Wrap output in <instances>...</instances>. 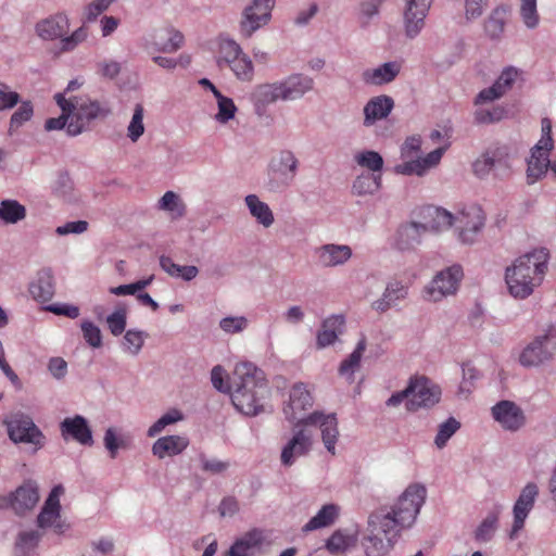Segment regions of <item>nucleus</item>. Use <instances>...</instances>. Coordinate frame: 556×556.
<instances>
[{
  "label": "nucleus",
  "mask_w": 556,
  "mask_h": 556,
  "mask_svg": "<svg viewBox=\"0 0 556 556\" xmlns=\"http://www.w3.org/2000/svg\"><path fill=\"white\" fill-rule=\"evenodd\" d=\"M426 488L421 484H410L390 508L380 507L372 511L367 521V532L383 534L384 538L396 542L402 529L409 528L415 522L426 500Z\"/></svg>",
  "instance_id": "f257e3e1"
},
{
  "label": "nucleus",
  "mask_w": 556,
  "mask_h": 556,
  "mask_svg": "<svg viewBox=\"0 0 556 556\" xmlns=\"http://www.w3.org/2000/svg\"><path fill=\"white\" fill-rule=\"evenodd\" d=\"M313 397L303 383H296L290 391L288 404L283 407L286 419L295 422V426L318 427L321 431V439L326 450L334 454L336 443L339 437L338 420L334 413L324 414L313 412L304 416V412L312 407Z\"/></svg>",
  "instance_id": "f03ea898"
},
{
  "label": "nucleus",
  "mask_w": 556,
  "mask_h": 556,
  "mask_svg": "<svg viewBox=\"0 0 556 556\" xmlns=\"http://www.w3.org/2000/svg\"><path fill=\"white\" fill-rule=\"evenodd\" d=\"M270 388L265 372L254 364L245 361V397L249 396L245 416L270 414L273 407L268 404Z\"/></svg>",
  "instance_id": "7ed1b4c3"
},
{
  "label": "nucleus",
  "mask_w": 556,
  "mask_h": 556,
  "mask_svg": "<svg viewBox=\"0 0 556 556\" xmlns=\"http://www.w3.org/2000/svg\"><path fill=\"white\" fill-rule=\"evenodd\" d=\"M509 159L507 146L490 148L472 163V173L484 179L493 170L496 178L504 179L510 175Z\"/></svg>",
  "instance_id": "20e7f679"
},
{
  "label": "nucleus",
  "mask_w": 556,
  "mask_h": 556,
  "mask_svg": "<svg viewBox=\"0 0 556 556\" xmlns=\"http://www.w3.org/2000/svg\"><path fill=\"white\" fill-rule=\"evenodd\" d=\"M299 161L290 150H280L275 154L267 167L270 189L288 188L294 180Z\"/></svg>",
  "instance_id": "39448f33"
},
{
  "label": "nucleus",
  "mask_w": 556,
  "mask_h": 556,
  "mask_svg": "<svg viewBox=\"0 0 556 556\" xmlns=\"http://www.w3.org/2000/svg\"><path fill=\"white\" fill-rule=\"evenodd\" d=\"M556 353V332L552 329L536 336L528 343L519 355L521 366L538 367L553 358Z\"/></svg>",
  "instance_id": "423d86ee"
},
{
  "label": "nucleus",
  "mask_w": 556,
  "mask_h": 556,
  "mask_svg": "<svg viewBox=\"0 0 556 556\" xmlns=\"http://www.w3.org/2000/svg\"><path fill=\"white\" fill-rule=\"evenodd\" d=\"M463 276V268L457 264L439 271L425 287L424 299L429 302H439L447 295L454 294Z\"/></svg>",
  "instance_id": "0eeeda50"
},
{
  "label": "nucleus",
  "mask_w": 556,
  "mask_h": 556,
  "mask_svg": "<svg viewBox=\"0 0 556 556\" xmlns=\"http://www.w3.org/2000/svg\"><path fill=\"white\" fill-rule=\"evenodd\" d=\"M548 251L545 248L534 249L531 252H528L521 256H519L510 267L506 268V275H513V277L517 278H530L536 277V275L542 276L547 270V262H548Z\"/></svg>",
  "instance_id": "6e6552de"
},
{
  "label": "nucleus",
  "mask_w": 556,
  "mask_h": 556,
  "mask_svg": "<svg viewBox=\"0 0 556 556\" xmlns=\"http://www.w3.org/2000/svg\"><path fill=\"white\" fill-rule=\"evenodd\" d=\"M485 215L478 205H470L459 211L453 216V225L458 232V238L463 243L471 244L477 235L484 227Z\"/></svg>",
  "instance_id": "1a4fd4ad"
},
{
  "label": "nucleus",
  "mask_w": 556,
  "mask_h": 556,
  "mask_svg": "<svg viewBox=\"0 0 556 556\" xmlns=\"http://www.w3.org/2000/svg\"><path fill=\"white\" fill-rule=\"evenodd\" d=\"M9 437L14 442L29 443L36 446L43 444V434L29 416L14 414L5 421Z\"/></svg>",
  "instance_id": "9d476101"
},
{
  "label": "nucleus",
  "mask_w": 556,
  "mask_h": 556,
  "mask_svg": "<svg viewBox=\"0 0 556 556\" xmlns=\"http://www.w3.org/2000/svg\"><path fill=\"white\" fill-rule=\"evenodd\" d=\"M407 386L413 388L409 401L407 402L408 410H417L421 407L429 408L439 403L441 389L427 377L410 378Z\"/></svg>",
  "instance_id": "9b49d317"
},
{
  "label": "nucleus",
  "mask_w": 556,
  "mask_h": 556,
  "mask_svg": "<svg viewBox=\"0 0 556 556\" xmlns=\"http://www.w3.org/2000/svg\"><path fill=\"white\" fill-rule=\"evenodd\" d=\"M250 99L253 105V112L258 118L261 125L269 126L274 121L269 105L280 100L276 83L258 85L252 91Z\"/></svg>",
  "instance_id": "f8f14e48"
},
{
  "label": "nucleus",
  "mask_w": 556,
  "mask_h": 556,
  "mask_svg": "<svg viewBox=\"0 0 556 556\" xmlns=\"http://www.w3.org/2000/svg\"><path fill=\"white\" fill-rule=\"evenodd\" d=\"M76 112L73 114L67 125V134L77 136L81 134L89 123L98 117H104L110 113L108 108H103L98 101H84L74 104Z\"/></svg>",
  "instance_id": "ddd939ff"
},
{
  "label": "nucleus",
  "mask_w": 556,
  "mask_h": 556,
  "mask_svg": "<svg viewBox=\"0 0 556 556\" xmlns=\"http://www.w3.org/2000/svg\"><path fill=\"white\" fill-rule=\"evenodd\" d=\"M64 492L62 485H55L50 492L38 518L40 528L52 527L58 534L64 533L68 526L61 520L60 516V495Z\"/></svg>",
  "instance_id": "4468645a"
},
{
  "label": "nucleus",
  "mask_w": 556,
  "mask_h": 556,
  "mask_svg": "<svg viewBox=\"0 0 556 556\" xmlns=\"http://www.w3.org/2000/svg\"><path fill=\"white\" fill-rule=\"evenodd\" d=\"M538 495L539 488L534 482L527 483L521 490L513 508L514 523L509 533L511 540H514L523 528L525 520L533 508Z\"/></svg>",
  "instance_id": "2eb2a0df"
},
{
  "label": "nucleus",
  "mask_w": 556,
  "mask_h": 556,
  "mask_svg": "<svg viewBox=\"0 0 556 556\" xmlns=\"http://www.w3.org/2000/svg\"><path fill=\"white\" fill-rule=\"evenodd\" d=\"M491 412L494 420L505 430L515 432L526 425L525 412L513 401L502 400L491 408Z\"/></svg>",
  "instance_id": "dca6fc26"
},
{
  "label": "nucleus",
  "mask_w": 556,
  "mask_h": 556,
  "mask_svg": "<svg viewBox=\"0 0 556 556\" xmlns=\"http://www.w3.org/2000/svg\"><path fill=\"white\" fill-rule=\"evenodd\" d=\"M313 445V431L303 427L294 431L293 437L285 445L281 452V463L291 466L298 457L308 454Z\"/></svg>",
  "instance_id": "f3484780"
},
{
  "label": "nucleus",
  "mask_w": 556,
  "mask_h": 556,
  "mask_svg": "<svg viewBox=\"0 0 556 556\" xmlns=\"http://www.w3.org/2000/svg\"><path fill=\"white\" fill-rule=\"evenodd\" d=\"M274 7L275 0H252L251 4L245 7V36H251L268 24Z\"/></svg>",
  "instance_id": "a211bd4d"
},
{
  "label": "nucleus",
  "mask_w": 556,
  "mask_h": 556,
  "mask_svg": "<svg viewBox=\"0 0 556 556\" xmlns=\"http://www.w3.org/2000/svg\"><path fill=\"white\" fill-rule=\"evenodd\" d=\"M431 2L432 0H406L404 25L407 37L415 38L420 33Z\"/></svg>",
  "instance_id": "6ab92c4d"
},
{
  "label": "nucleus",
  "mask_w": 556,
  "mask_h": 556,
  "mask_svg": "<svg viewBox=\"0 0 556 556\" xmlns=\"http://www.w3.org/2000/svg\"><path fill=\"white\" fill-rule=\"evenodd\" d=\"M280 100L294 101L301 99L314 88V79L304 74H292L286 79L276 83Z\"/></svg>",
  "instance_id": "aec40b11"
},
{
  "label": "nucleus",
  "mask_w": 556,
  "mask_h": 556,
  "mask_svg": "<svg viewBox=\"0 0 556 556\" xmlns=\"http://www.w3.org/2000/svg\"><path fill=\"white\" fill-rule=\"evenodd\" d=\"M419 216L421 220L418 223L426 233H439L453 226V215L441 207L433 205L425 206L420 210Z\"/></svg>",
  "instance_id": "412c9836"
},
{
  "label": "nucleus",
  "mask_w": 556,
  "mask_h": 556,
  "mask_svg": "<svg viewBox=\"0 0 556 556\" xmlns=\"http://www.w3.org/2000/svg\"><path fill=\"white\" fill-rule=\"evenodd\" d=\"M211 380L215 389L223 393H227L231 397V402L233 406L242 412L243 408L240 403L239 393L243 388V377L239 376L238 378L230 379L228 375L225 374V370L222 366L217 365L212 369Z\"/></svg>",
  "instance_id": "4be33fe9"
},
{
  "label": "nucleus",
  "mask_w": 556,
  "mask_h": 556,
  "mask_svg": "<svg viewBox=\"0 0 556 556\" xmlns=\"http://www.w3.org/2000/svg\"><path fill=\"white\" fill-rule=\"evenodd\" d=\"M424 235L426 232L418 222L401 224L394 235L393 247L401 252L414 251L421 243Z\"/></svg>",
  "instance_id": "5701e85b"
},
{
  "label": "nucleus",
  "mask_w": 556,
  "mask_h": 556,
  "mask_svg": "<svg viewBox=\"0 0 556 556\" xmlns=\"http://www.w3.org/2000/svg\"><path fill=\"white\" fill-rule=\"evenodd\" d=\"M408 295V287L400 280H391L387 283L386 289L378 300L371 303V308L378 313H386L391 307L397 305Z\"/></svg>",
  "instance_id": "b1692460"
},
{
  "label": "nucleus",
  "mask_w": 556,
  "mask_h": 556,
  "mask_svg": "<svg viewBox=\"0 0 556 556\" xmlns=\"http://www.w3.org/2000/svg\"><path fill=\"white\" fill-rule=\"evenodd\" d=\"M70 28L68 17L64 13H56L36 24V33L43 40L62 38Z\"/></svg>",
  "instance_id": "393cba45"
},
{
  "label": "nucleus",
  "mask_w": 556,
  "mask_h": 556,
  "mask_svg": "<svg viewBox=\"0 0 556 556\" xmlns=\"http://www.w3.org/2000/svg\"><path fill=\"white\" fill-rule=\"evenodd\" d=\"M394 108V100L387 94L371 98L364 106V126H372L377 121L388 117Z\"/></svg>",
  "instance_id": "a878e982"
},
{
  "label": "nucleus",
  "mask_w": 556,
  "mask_h": 556,
  "mask_svg": "<svg viewBox=\"0 0 556 556\" xmlns=\"http://www.w3.org/2000/svg\"><path fill=\"white\" fill-rule=\"evenodd\" d=\"M61 433L64 439L71 437L75 441L84 445L92 444V433L87 420L79 415L73 418H65L61 422Z\"/></svg>",
  "instance_id": "bb28decb"
},
{
  "label": "nucleus",
  "mask_w": 556,
  "mask_h": 556,
  "mask_svg": "<svg viewBox=\"0 0 556 556\" xmlns=\"http://www.w3.org/2000/svg\"><path fill=\"white\" fill-rule=\"evenodd\" d=\"M316 253L325 267L343 265L352 257V249L345 244H324L317 249Z\"/></svg>",
  "instance_id": "cd10ccee"
},
{
  "label": "nucleus",
  "mask_w": 556,
  "mask_h": 556,
  "mask_svg": "<svg viewBox=\"0 0 556 556\" xmlns=\"http://www.w3.org/2000/svg\"><path fill=\"white\" fill-rule=\"evenodd\" d=\"M152 46L159 52L174 53L179 50L185 41L184 35L173 27H166L154 33Z\"/></svg>",
  "instance_id": "c85d7f7f"
},
{
  "label": "nucleus",
  "mask_w": 556,
  "mask_h": 556,
  "mask_svg": "<svg viewBox=\"0 0 556 556\" xmlns=\"http://www.w3.org/2000/svg\"><path fill=\"white\" fill-rule=\"evenodd\" d=\"M401 65L397 62H386L376 68L364 71L362 77L368 85L381 86L393 81L400 74Z\"/></svg>",
  "instance_id": "c756f323"
},
{
  "label": "nucleus",
  "mask_w": 556,
  "mask_h": 556,
  "mask_svg": "<svg viewBox=\"0 0 556 556\" xmlns=\"http://www.w3.org/2000/svg\"><path fill=\"white\" fill-rule=\"evenodd\" d=\"M39 501L37 486L31 483H25L16 489L11 497V506L16 514L22 515L33 509Z\"/></svg>",
  "instance_id": "7c9ffc66"
},
{
  "label": "nucleus",
  "mask_w": 556,
  "mask_h": 556,
  "mask_svg": "<svg viewBox=\"0 0 556 556\" xmlns=\"http://www.w3.org/2000/svg\"><path fill=\"white\" fill-rule=\"evenodd\" d=\"M189 445V440L181 435H167L157 439L152 446V453L159 458L176 456Z\"/></svg>",
  "instance_id": "2f4dec72"
},
{
  "label": "nucleus",
  "mask_w": 556,
  "mask_h": 556,
  "mask_svg": "<svg viewBox=\"0 0 556 556\" xmlns=\"http://www.w3.org/2000/svg\"><path fill=\"white\" fill-rule=\"evenodd\" d=\"M33 298L41 303L49 302L54 295V278L50 268L39 270L36 281L29 286Z\"/></svg>",
  "instance_id": "473e14b6"
},
{
  "label": "nucleus",
  "mask_w": 556,
  "mask_h": 556,
  "mask_svg": "<svg viewBox=\"0 0 556 556\" xmlns=\"http://www.w3.org/2000/svg\"><path fill=\"white\" fill-rule=\"evenodd\" d=\"M344 325V317L342 315H332L325 319L321 324V329L317 333L316 344L318 349H324L332 344L338 334L342 332Z\"/></svg>",
  "instance_id": "72a5a7b5"
},
{
  "label": "nucleus",
  "mask_w": 556,
  "mask_h": 556,
  "mask_svg": "<svg viewBox=\"0 0 556 556\" xmlns=\"http://www.w3.org/2000/svg\"><path fill=\"white\" fill-rule=\"evenodd\" d=\"M505 280L509 290V293L516 299H526L531 295L536 287H539L543 279L542 276L530 278H517L513 275L505 274Z\"/></svg>",
  "instance_id": "f704fd0d"
},
{
  "label": "nucleus",
  "mask_w": 556,
  "mask_h": 556,
  "mask_svg": "<svg viewBox=\"0 0 556 556\" xmlns=\"http://www.w3.org/2000/svg\"><path fill=\"white\" fill-rule=\"evenodd\" d=\"M549 159L548 152L545 150L536 151V146L531 150V157L528 161L527 178L528 184H534L542 179L548 169Z\"/></svg>",
  "instance_id": "c9c22d12"
},
{
  "label": "nucleus",
  "mask_w": 556,
  "mask_h": 556,
  "mask_svg": "<svg viewBox=\"0 0 556 556\" xmlns=\"http://www.w3.org/2000/svg\"><path fill=\"white\" fill-rule=\"evenodd\" d=\"M245 205L256 223L264 228H269L274 224L275 217L273 211L269 205L261 201L256 194L245 195Z\"/></svg>",
  "instance_id": "e433bc0d"
},
{
  "label": "nucleus",
  "mask_w": 556,
  "mask_h": 556,
  "mask_svg": "<svg viewBox=\"0 0 556 556\" xmlns=\"http://www.w3.org/2000/svg\"><path fill=\"white\" fill-rule=\"evenodd\" d=\"M241 52L240 46L232 39L220 36L216 40V61L219 66H230Z\"/></svg>",
  "instance_id": "4c0bfd02"
},
{
  "label": "nucleus",
  "mask_w": 556,
  "mask_h": 556,
  "mask_svg": "<svg viewBox=\"0 0 556 556\" xmlns=\"http://www.w3.org/2000/svg\"><path fill=\"white\" fill-rule=\"evenodd\" d=\"M55 102L62 110V114L59 117L48 118L45 123V129L47 131L51 130H60L68 125V119H71V115L74 112V103L67 99H65L63 93H56L54 96Z\"/></svg>",
  "instance_id": "58836bf2"
},
{
  "label": "nucleus",
  "mask_w": 556,
  "mask_h": 556,
  "mask_svg": "<svg viewBox=\"0 0 556 556\" xmlns=\"http://www.w3.org/2000/svg\"><path fill=\"white\" fill-rule=\"evenodd\" d=\"M339 514V507L334 504L324 505L319 511L309 519V521L302 528L303 532H311L320 528L331 526Z\"/></svg>",
  "instance_id": "ea45409f"
},
{
  "label": "nucleus",
  "mask_w": 556,
  "mask_h": 556,
  "mask_svg": "<svg viewBox=\"0 0 556 556\" xmlns=\"http://www.w3.org/2000/svg\"><path fill=\"white\" fill-rule=\"evenodd\" d=\"M381 174H361L352 185V193L358 197L375 194L381 188Z\"/></svg>",
  "instance_id": "a19ab883"
},
{
  "label": "nucleus",
  "mask_w": 556,
  "mask_h": 556,
  "mask_svg": "<svg viewBox=\"0 0 556 556\" xmlns=\"http://www.w3.org/2000/svg\"><path fill=\"white\" fill-rule=\"evenodd\" d=\"M394 541L391 539H382L380 534L368 532L363 538V547L366 556H386L394 546Z\"/></svg>",
  "instance_id": "79ce46f5"
},
{
  "label": "nucleus",
  "mask_w": 556,
  "mask_h": 556,
  "mask_svg": "<svg viewBox=\"0 0 556 556\" xmlns=\"http://www.w3.org/2000/svg\"><path fill=\"white\" fill-rule=\"evenodd\" d=\"M157 208L167 212L172 219H179L186 215V204L174 191H166L157 202Z\"/></svg>",
  "instance_id": "37998d69"
},
{
  "label": "nucleus",
  "mask_w": 556,
  "mask_h": 556,
  "mask_svg": "<svg viewBox=\"0 0 556 556\" xmlns=\"http://www.w3.org/2000/svg\"><path fill=\"white\" fill-rule=\"evenodd\" d=\"M365 350H366V339L362 338L358 341L355 350L350 354V356L346 359H344L341 363V365L339 367V374L341 376L346 377L350 380V382L353 381V374L359 367L362 355Z\"/></svg>",
  "instance_id": "c03bdc74"
},
{
  "label": "nucleus",
  "mask_w": 556,
  "mask_h": 556,
  "mask_svg": "<svg viewBox=\"0 0 556 556\" xmlns=\"http://www.w3.org/2000/svg\"><path fill=\"white\" fill-rule=\"evenodd\" d=\"M25 215V207L15 200H3L0 203V218L8 224H15Z\"/></svg>",
  "instance_id": "a18cd8bd"
},
{
  "label": "nucleus",
  "mask_w": 556,
  "mask_h": 556,
  "mask_svg": "<svg viewBox=\"0 0 556 556\" xmlns=\"http://www.w3.org/2000/svg\"><path fill=\"white\" fill-rule=\"evenodd\" d=\"M460 422L454 417L447 418L444 422L439 425L438 433L434 439V444L438 448H443L447 441L459 430Z\"/></svg>",
  "instance_id": "49530a36"
},
{
  "label": "nucleus",
  "mask_w": 556,
  "mask_h": 556,
  "mask_svg": "<svg viewBox=\"0 0 556 556\" xmlns=\"http://www.w3.org/2000/svg\"><path fill=\"white\" fill-rule=\"evenodd\" d=\"M144 108L141 103L136 104L134 114L130 123L127 127V137L132 141L137 142L144 132Z\"/></svg>",
  "instance_id": "de8ad7c7"
},
{
  "label": "nucleus",
  "mask_w": 556,
  "mask_h": 556,
  "mask_svg": "<svg viewBox=\"0 0 556 556\" xmlns=\"http://www.w3.org/2000/svg\"><path fill=\"white\" fill-rule=\"evenodd\" d=\"M497 515L489 514L475 531V540L481 543L491 541L497 529Z\"/></svg>",
  "instance_id": "09e8293b"
},
{
  "label": "nucleus",
  "mask_w": 556,
  "mask_h": 556,
  "mask_svg": "<svg viewBox=\"0 0 556 556\" xmlns=\"http://www.w3.org/2000/svg\"><path fill=\"white\" fill-rule=\"evenodd\" d=\"M355 161L359 166L371 170V174H381L383 159L378 152L371 150L361 152L356 154Z\"/></svg>",
  "instance_id": "8fccbe9b"
},
{
  "label": "nucleus",
  "mask_w": 556,
  "mask_h": 556,
  "mask_svg": "<svg viewBox=\"0 0 556 556\" xmlns=\"http://www.w3.org/2000/svg\"><path fill=\"white\" fill-rule=\"evenodd\" d=\"M33 115L34 106L31 102L23 101L10 118L9 132L13 134L24 123L30 121Z\"/></svg>",
  "instance_id": "3c124183"
},
{
  "label": "nucleus",
  "mask_w": 556,
  "mask_h": 556,
  "mask_svg": "<svg viewBox=\"0 0 556 556\" xmlns=\"http://www.w3.org/2000/svg\"><path fill=\"white\" fill-rule=\"evenodd\" d=\"M215 98L218 105V112L215 115V118L217 122L225 124L229 119L233 118L237 108L233 101L230 98L223 96L220 91H215Z\"/></svg>",
  "instance_id": "603ef678"
},
{
  "label": "nucleus",
  "mask_w": 556,
  "mask_h": 556,
  "mask_svg": "<svg viewBox=\"0 0 556 556\" xmlns=\"http://www.w3.org/2000/svg\"><path fill=\"white\" fill-rule=\"evenodd\" d=\"M520 16L527 28H535L540 22L536 0H520Z\"/></svg>",
  "instance_id": "864d4df0"
},
{
  "label": "nucleus",
  "mask_w": 556,
  "mask_h": 556,
  "mask_svg": "<svg viewBox=\"0 0 556 556\" xmlns=\"http://www.w3.org/2000/svg\"><path fill=\"white\" fill-rule=\"evenodd\" d=\"M505 28V17L504 12L498 9L494 10V12L490 15L488 21L484 24V30L486 35L492 39H497L501 37Z\"/></svg>",
  "instance_id": "5fc2aeb1"
},
{
  "label": "nucleus",
  "mask_w": 556,
  "mask_h": 556,
  "mask_svg": "<svg viewBox=\"0 0 556 556\" xmlns=\"http://www.w3.org/2000/svg\"><path fill=\"white\" fill-rule=\"evenodd\" d=\"M507 114L503 106H494L491 110L480 109L475 112L477 124H492L502 121Z\"/></svg>",
  "instance_id": "6e6d98bb"
},
{
  "label": "nucleus",
  "mask_w": 556,
  "mask_h": 556,
  "mask_svg": "<svg viewBox=\"0 0 556 556\" xmlns=\"http://www.w3.org/2000/svg\"><path fill=\"white\" fill-rule=\"evenodd\" d=\"M351 545V538L343 533L341 530L334 531L331 536L326 541V548L331 554L345 552Z\"/></svg>",
  "instance_id": "4d7b16f0"
},
{
  "label": "nucleus",
  "mask_w": 556,
  "mask_h": 556,
  "mask_svg": "<svg viewBox=\"0 0 556 556\" xmlns=\"http://www.w3.org/2000/svg\"><path fill=\"white\" fill-rule=\"evenodd\" d=\"M182 419V415L179 410L173 409L166 414H164L160 419H157L148 430V435L153 438L162 430L172 424H175L176 421H179Z\"/></svg>",
  "instance_id": "13d9d810"
},
{
  "label": "nucleus",
  "mask_w": 556,
  "mask_h": 556,
  "mask_svg": "<svg viewBox=\"0 0 556 556\" xmlns=\"http://www.w3.org/2000/svg\"><path fill=\"white\" fill-rule=\"evenodd\" d=\"M40 535L38 531H23L20 533L18 539L16 541V548L23 554L26 555L29 551L34 549L38 542Z\"/></svg>",
  "instance_id": "bf43d9fd"
},
{
  "label": "nucleus",
  "mask_w": 556,
  "mask_h": 556,
  "mask_svg": "<svg viewBox=\"0 0 556 556\" xmlns=\"http://www.w3.org/2000/svg\"><path fill=\"white\" fill-rule=\"evenodd\" d=\"M479 378V371L476 367L470 364L463 365V380L459 384V393L468 394L471 393L475 381Z\"/></svg>",
  "instance_id": "052dcab7"
},
{
  "label": "nucleus",
  "mask_w": 556,
  "mask_h": 556,
  "mask_svg": "<svg viewBox=\"0 0 556 556\" xmlns=\"http://www.w3.org/2000/svg\"><path fill=\"white\" fill-rule=\"evenodd\" d=\"M109 329L113 336H119L126 327V309L118 308L106 318Z\"/></svg>",
  "instance_id": "680f3d73"
},
{
  "label": "nucleus",
  "mask_w": 556,
  "mask_h": 556,
  "mask_svg": "<svg viewBox=\"0 0 556 556\" xmlns=\"http://www.w3.org/2000/svg\"><path fill=\"white\" fill-rule=\"evenodd\" d=\"M81 331L86 342L92 348H99L102 344L101 331L93 323L85 320L81 323Z\"/></svg>",
  "instance_id": "e2e57ef3"
},
{
  "label": "nucleus",
  "mask_w": 556,
  "mask_h": 556,
  "mask_svg": "<svg viewBox=\"0 0 556 556\" xmlns=\"http://www.w3.org/2000/svg\"><path fill=\"white\" fill-rule=\"evenodd\" d=\"M88 37V30L85 26L77 28L72 35L61 38V49L72 51Z\"/></svg>",
  "instance_id": "0e129e2a"
},
{
  "label": "nucleus",
  "mask_w": 556,
  "mask_h": 556,
  "mask_svg": "<svg viewBox=\"0 0 556 556\" xmlns=\"http://www.w3.org/2000/svg\"><path fill=\"white\" fill-rule=\"evenodd\" d=\"M20 102V94L0 80V111L13 109Z\"/></svg>",
  "instance_id": "69168bd1"
},
{
  "label": "nucleus",
  "mask_w": 556,
  "mask_h": 556,
  "mask_svg": "<svg viewBox=\"0 0 556 556\" xmlns=\"http://www.w3.org/2000/svg\"><path fill=\"white\" fill-rule=\"evenodd\" d=\"M115 0H93L85 7V20L87 22H93L106 11Z\"/></svg>",
  "instance_id": "338daca9"
},
{
  "label": "nucleus",
  "mask_w": 556,
  "mask_h": 556,
  "mask_svg": "<svg viewBox=\"0 0 556 556\" xmlns=\"http://www.w3.org/2000/svg\"><path fill=\"white\" fill-rule=\"evenodd\" d=\"M517 76L518 71L516 68L507 67L502 72L493 85L498 91H501L502 96H504L513 87Z\"/></svg>",
  "instance_id": "774afa93"
}]
</instances>
